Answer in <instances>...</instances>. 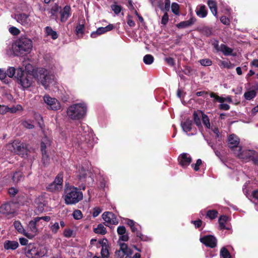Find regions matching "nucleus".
I'll return each instance as SVG.
<instances>
[{"label":"nucleus","instance_id":"46","mask_svg":"<svg viewBox=\"0 0 258 258\" xmlns=\"http://www.w3.org/2000/svg\"><path fill=\"white\" fill-rule=\"evenodd\" d=\"M199 61L202 66L205 67L210 66L212 64V60L209 58L202 59H200Z\"/></svg>","mask_w":258,"mask_h":258},{"label":"nucleus","instance_id":"63","mask_svg":"<svg viewBox=\"0 0 258 258\" xmlns=\"http://www.w3.org/2000/svg\"><path fill=\"white\" fill-rule=\"evenodd\" d=\"M101 212V210L100 208L96 207L93 209L92 216L93 217H97Z\"/></svg>","mask_w":258,"mask_h":258},{"label":"nucleus","instance_id":"17","mask_svg":"<svg viewBox=\"0 0 258 258\" xmlns=\"http://www.w3.org/2000/svg\"><path fill=\"white\" fill-rule=\"evenodd\" d=\"M80 128L83 132L81 136L84 139V140L81 139V141L86 142L90 141V138L93 136L92 131L85 124H81Z\"/></svg>","mask_w":258,"mask_h":258},{"label":"nucleus","instance_id":"43","mask_svg":"<svg viewBox=\"0 0 258 258\" xmlns=\"http://www.w3.org/2000/svg\"><path fill=\"white\" fill-rule=\"evenodd\" d=\"M220 255L222 258H231V257L229 251L224 247L221 249Z\"/></svg>","mask_w":258,"mask_h":258},{"label":"nucleus","instance_id":"2","mask_svg":"<svg viewBox=\"0 0 258 258\" xmlns=\"http://www.w3.org/2000/svg\"><path fill=\"white\" fill-rule=\"evenodd\" d=\"M33 76L47 89L50 85L55 84V77L49 74L48 71L44 68H39L33 71Z\"/></svg>","mask_w":258,"mask_h":258},{"label":"nucleus","instance_id":"34","mask_svg":"<svg viewBox=\"0 0 258 258\" xmlns=\"http://www.w3.org/2000/svg\"><path fill=\"white\" fill-rule=\"evenodd\" d=\"M219 51L222 52L225 55L228 56L231 54L233 49L222 44L220 46Z\"/></svg>","mask_w":258,"mask_h":258},{"label":"nucleus","instance_id":"1","mask_svg":"<svg viewBox=\"0 0 258 258\" xmlns=\"http://www.w3.org/2000/svg\"><path fill=\"white\" fill-rule=\"evenodd\" d=\"M32 47V40L28 37L21 36L14 42L12 49L14 56H22L30 53Z\"/></svg>","mask_w":258,"mask_h":258},{"label":"nucleus","instance_id":"62","mask_svg":"<svg viewBox=\"0 0 258 258\" xmlns=\"http://www.w3.org/2000/svg\"><path fill=\"white\" fill-rule=\"evenodd\" d=\"M115 255L117 258H126V254L123 253L121 250L119 249L115 251Z\"/></svg>","mask_w":258,"mask_h":258},{"label":"nucleus","instance_id":"64","mask_svg":"<svg viewBox=\"0 0 258 258\" xmlns=\"http://www.w3.org/2000/svg\"><path fill=\"white\" fill-rule=\"evenodd\" d=\"M73 234V231L70 229H66L63 232V235L66 237H71Z\"/></svg>","mask_w":258,"mask_h":258},{"label":"nucleus","instance_id":"58","mask_svg":"<svg viewBox=\"0 0 258 258\" xmlns=\"http://www.w3.org/2000/svg\"><path fill=\"white\" fill-rule=\"evenodd\" d=\"M221 64L225 68L231 69L234 67V65L229 61H222Z\"/></svg>","mask_w":258,"mask_h":258},{"label":"nucleus","instance_id":"42","mask_svg":"<svg viewBox=\"0 0 258 258\" xmlns=\"http://www.w3.org/2000/svg\"><path fill=\"white\" fill-rule=\"evenodd\" d=\"M154 60V58L151 54H146L143 57V61L146 64H151Z\"/></svg>","mask_w":258,"mask_h":258},{"label":"nucleus","instance_id":"25","mask_svg":"<svg viewBox=\"0 0 258 258\" xmlns=\"http://www.w3.org/2000/svg\"><path fill=\"white\" fill-rule=\"evenodd\" d=\"M196 15L200 18H204L207 17L208 10L205 5H199L196 9Z\"/></svg>","mask_w":258,"mask_h":258},{"label":"nucleus","instance_id":"24","mask_svg":"<svg viewBox=\"0 0 258 258\" xmlns=\"http://www.w3.org/2000/svg\"><path fill=\"white\" fill-rule=\"evenodd\" d=\"M178 160L182 166L185 167L191 163V158L189 155L186 153H183L179 157Z\"/></svg>","mask_w":258,"mask_h":258},{"label":"nucleus","instance_id":"20","mask_svg":"<svg viewBox=\"0 0 258 258\" xmlns=\"http://www.w3.org/2000/svg\"><path fill=\"white\" fill-rule=\"evenodd\" d=\"M181 126L182 130L186 133V135L188 136L193 135L196 134L197 130L195 128L193 133L191 134H188V132L192 131V121L191 120L187 119L184 122H181Z\"/></svg>","mask_w":258,"mask_h":258},{"label":"nucleus","instance_id":"12","mask_svg":"<svg viewBox=\"0 0 258 258\" xmlns=\"http://www.w3.org/2000/svg\"><path fill=\"white\" fill-rule=\"evenodd\" d=\"M16 205L13 203H7L0 207V213L9 215L15 212Z\"/></svg>","mask_w":258,"mask_h":258},{"label":"nucleus","instance_id":"23","mask_svg":"<svg viewBox=\"0 0 258 258\" xmlns=\"http://www.w3.org/2000/svg\"><path fill=\"white\" fill-rule=\"evenodd\" d=\"M196 21L197 19L195 17H191L188 20L182 21L176 24V27L179 29L188 28L193 25Z\"/></svg>","mask_w":258,"mask_h":258},{"label":"nucleus","instance_id":"54","mask_svg":"<svg viewBox=\"0 0 258 258\" xmlns=\"http://www.w3.org/2000/svg\"><path fill=\"white\" fill-rule=\"evenodd\" d=\"M42 155V161L44 164H46L48 163L49 160V156L47 153V151H45L44 152H41Z\"/></svg>","mask_w":258,"mask_h":258},{"label":"nucleus","instance_id":"5","mask_svg":"<svg viewBox=\"0 0 258 258\" xmlns=\"http://www.w3.org/2000/svg\"><path fill=\"white\" fill-rule=\"evenodd\" d=\"M16 78L18 83L21 85L23 89L28 88L32 85V75L29 73H24L21 68H19L17 70Z\"/></svg>","mask_w":258,"mask_h":258},{"label":"nucleus","instance_id":"33","mask_svg":"<svg viewBox=\"0 0 258 258\" xmlns=\"http://www.w3.org/2000/svg\"><path fill=\"white\" fill-rule=\"evenodd\" d=\"M120 250L123 253L126 254V257H128L131 255L133 251L132 250L128 247V246L126 244L124 243L120 244Z\"/></svg>","mask_w":258,"mask_h":258},{"label":"nucleus","instance_id":"30","mask_svg":"<svg viewBox=\"0 0 258 258\" xmlns=\"http://www.w3.org/2000/svg\"><path fill=\"white\" fill-rule=\"evenodd\" d=\"M51 141L50 139L46 137H44L41 141V152H44L46 151V148L51 145Z\"/></svg>","mask_w":258,"mask_h":258},{"label":"nucleus","instance_id":"36","mask_svg":"<svg viewBox=\"0 0 258 258\" xmlns=\"http://www.w3.org/2000/svg\"><path fill=\"white\" fill-rule=\"evenodd\" d=\"M48 227L53 234L57 233L60 228L59 224L58 222H50Z\"/></svg>","mask_w":258,"mask_h":258},{"label":"nucleus","instance_id":"10","mask_svg":"<svg viewBox=\"0 0 258 258\" xmlns=\"http://www.w3.org/2000/svg\"><path fill=\"white\" fill-rule=\"evenodd\" d=\"M26 254L28 257H33L35 256L42 257L45 254V250H39L34 244H29L26 248Z\"/></svg>","mask_w":258,"mask_h":258},{"label":"nucleus","instance_id":"52","mask_svg":"<svg viewBox=\"0 0 258 258\" xmlns=\"http://www.w3.org/2000/svg\"><path fill=\"white\" fill-rule=\"evenodd\" d=\"M73 216L74 219L76 220H80L83 217L82 212L79 210H76L74 211Z\"/></svg>","mask_w":258,"mask_h":258},{"label":"nucleus","instance_id":"31","mask_svg":"<svg viewBox=\"0 0 258 258\" xmlns=\"http://www.w3.org/2000/svg\"><path fill=\"white\" fill-rule=\"evenodd\" d=\"M228 217L226 216L222 215L219 218L218 222L219 224V229L220 230L227 229L229 230L230 228L226 227L225 224L227 221Z\"/></svg>","mask_w":258,"mask_h":258},{"label":"nucleus","instance_id":"50","mask_svg":"<svg viewBox=\"0 0 258 258\" xmlns=\"http://www.w3.org/2000/svg\"><path fill=\"white\" fill-rule=\"evenodd\" d=\"M6 73V76L7 75L9 78H13L16 73V69L14 67H9Z\"/></svg>","mask_w":258,"mask_h":258},{"label":"nucleus","instance_id":"41","mask_svg":"<svg viewBox=\"0 0 258 258\" xmlns=\"http://www.w3.org/2000/svg\"><path fill=\"white\" fill-rule=\"evenodd\" d=\"M218 212L215 210H208L206 212V217L211 220L215 219L218 216Z\"/></svg>","mask_w":258,"mask_h":258},{"label":"nucleus","instance_id":"9","mask_svg":"<svg viewBox=\"0 0 258 258\" xmlns=\"http://www.w3.org/2000/svg\"><path fill=\"white\" fill-rule=\"evenodd\" d=\"M43 100L49 109L57 110L60 108L61 106L59 102L56 99L52 98L48 95L44 96Z\"/></svg>","mask_w":258,"mask_h":258},{"label":"nucleus","instance_id":"56","mask_svg":"<svg viewBox=\"0 0 258 258\" xmlns=\"http://www.w3.org/2000/svg\"><path fill=\"white\" fill-rule=\"evenodd\" d=\"M9 30V32L14 35H17L20 32V30L18 28L14 26L11 27Z\"/></svg>","mask_w":258,"mask_h":258},{"label":"nucleus","instance_id":"53","mask_svg":"<svg viewBox=\"0 0 258 258\" xmlns=\"http://www.w3.org/2000/svg\"><path fill=\"white\" fill-rule=\"evenodd\" d=\"M111 8L115 14H118L121 10V7L117 5H112Z\"/></svg>","mask_w":258,"mask_h":258},{"label":"nucleus","instance_id":"7","mask_svg":"<svg viewBox=\"0 0 258 258\" xmlns=\"http://www.w3.org/2000/svg\"><path fill=\"white\" fill-rule=\"evenodd\" d=\"M63 174H58L55 177L54 181L49 184L47 187V190L51 192H57L62 187Z\"/></svg>","mask_w":258,"mask_h":258},{"label":"nucleus","instance_id":"18","mask_svg":"<svg viewBox=\"0 0 258 258\" xmlns=\"http://www.w3.org/2000/svg\"><path fill=\"white\" fill-rule=\"evenodd\" d=\"M13 225L19 233L23 234L29 239L33 238V234H31L27 232L20 221H15L13 223Z\"/></svg>","mask_w":258,"mask_h":258},{"label":"nucleus","instance_id":"48","mask_svg":"<svg viewBox=\"0 0 258 258\" xmlns=\"http://www.w3.org/2000/svg\"><path fill=\"white\" fill-rule=\"evenodd\" d=\"M210 97L211 98H213L214 99V101H217L220 103H223V102H225L224 97H220L214 93H211L210 94Z\"/></svg>","mask_w":258,"mask_h":258},{"label":"nucleus","instance_id":"55","mask_svg":"<svg viewBox=\"0 0 258 258\" xmlns=\"http://www.w3.org/2000/svg\"><path fill=\"white\" fill-rule=\"evenodd\" d=\"M202 33L206 35L207 36H209L211 35L212 33L211 29L208 27H204L202 29Z\"/></svg>","mask_w":258,"mask_h":258},{"label":"nucleus","instance_id":"39","mask_svg":"<svg viewBox=\"0 0 258 258\" xmlns=\"http://www.w3.org/2000/svg\"><path fill=\"white\" fill-rule=\"evenodd\" d=\"M95 233L104 235L106 233V228L102 224H98L97 227L94 229Z\"/></svg>","mask_w":258,"mask_h":258},{"label":"nucleus","instance_id":"11","mask_svg":"<svg viewBox=\"0 0 258 258\" xmlns=\"http://www.w3.org/2000/svg\"><path fill=\"white\" fill-rule=\"evenodd\" d=\"M126 223L130 227L132 231L136 232L137 236L139 237L141 240L143 241H148L150 240V238L143 235L138 230L137 226H139V225L135 223L133 220L127 219Z\"/></svg>","mask_w":258,"mask_h":258},{"label":"nucleus","instance_id":"47","mask_svg":"<svg viewBox=\"0 0 258 258\" xmlns=\"http://www.w3.org/2000/svg\"><path fill=\"white\" fill-rule=\"evenodd\" d=\"M163 0H149L153 6H158L161 10H163Z\"/></svg>","mask_w":258,"mask_h":258},{"label":"nucleus","instance_id":"32","mask_svg":"<svg viewBox=\"0 0 258 258\" xmlns=\"http://www.w3.org/2000/svg\"><path fill=\"white\" fill-rule=\"evenodd\" d=\"M45 32L47 36L51 37V38L53 40L57 39L58 37L57 32L53 30L51 27H46L45 28Z\"/></svg>","mask_w":258,"mask_h":258},{"label":"nucleus","instance_id":"22","mask_svg":"<svg viewBox=\"0 0 258 258\" xmlns=\"http://www.w3.org/2000/svg\"><path fill=\"white\" fill-rule=\"evenodd\" d=\"M86 172L87 171L82 168L81 170H79V173L77 174L79 180L82 182V183L79 185V186L80 189H82L83 190L85 189V185L84 182L86 181V178L87 177Z\"/></svg>","mask_w":258,"mask_h":258},{"label":"nucleus","instance_id":"21","mask_svg":"<svg viewBox=\"0 0 258 258\" xmlns=\"http://www.w3.org/2000/svg\"><path fill=\"white\" fill-rule=\"evenodd\" d=\"M71 8L69 6H66L60 11V21L61 22H66L71 16Z\"/></svg>","mask_w":258,"mask_h":258},{"label":"nucleus","instance_id":"40","mask_svg":"<svg viewBox=\"0 0 258 258\" xmlns=\"http://www.w3.org/2000/svg\"><path fill=\"white\" fill-rule=\"evenodd\" d=\"M256 95V93L254 90H250L246 92L244 94V97L246 100H250L254 98Z\"/></svg>","mask_w":258,"mask_h":258},{"label":"nucleus","instance_id":"4","mask_svg":"<svg viewBox=\"0 0 258 258\" xmlns=\"http://www.w3.org/2000/svg\"><path fill=\"white\" fill-rule=\"evenodd\" d=\"M87 105L84 102L75 103L70 106L67 111L68 117L73 120H79L86 115Z\"/></svg>","mask_w":258,"mask_h":258},{"label":"nucleus","instance_id":"14","mask_svg":"<svg viewBox=\"0 0 258 258\" xmlns=\"http://www.w3.org/2000/svg\"><path fill=\"white\" fill-rule=\"evenodd\" d=\"M200 241L206 246L214 248L217 245V239L212 235H207L200 238Z\"/></svg>","mask_w":258,"mask_h":258},{"label":"nucleus","instance_id":"44","mask_svg":"<svg viewBox=\"0 0 258 258\" xmlns=\"http://www.w3.org/2000/svg\"><path fill=\"white\" fill-rule=\"evenodd\" d=\"M84 24H79L76 28V34L79 37H82L84 34Z\"/></svg>","mask_w":258,"mask_h":258},{"label":"nucleus","instance_id":"37","mask_svg":"<svg viewBox=\"0 0 258 258\" xmlns=\"http://www.w3.org/2000/svg\"><path fill=\"white\" fill-rule=\"evenodd\" d=\"M23 179L24 176L21 172L18 171L14 173L13 176V180L14 182L18 183V182L23 180Z\"/></svg>","mask_w":258,"mask_h":258},{"label":"nucleus","instance_id":"29","mask_svg":"<svg viewBox=\"0 0 258 258\" xmlns=\"http://www.w3.org/2000/svg\"><path fill=\"white\" fill-rule=\"evenodd\" d=\"M207 5L213 15L217 18V5L216 2L214 0H208Z\"/></svg>","mask_w":258,"mask_h":258},{"label":"nucleus","instance_id":"51","mask_svg":"<svg viewBox=\"0 0 258 258\" xmlns=\"http://www.w3.org/2000/svg\"><path fill=\"white\" fill-rule=\"evenodd\" d=\"M101 255L104 258H107L109 255V251L106 245H102L101 251Z\"/></svg>","mask_w":258,"mask_h":258},{"label":"nucleus","instance_id":"61","mask_svg":"<svg viewBox=\"0 0 258 258\" xmlns=\"http://www.w3.org/2000/svg\"><path fill=\"white\" fill-rule=\"evenodd\" d=\"M117 232L118 235H122L126 233V229L124 226H120L118 227Z\"/></svg>","mask_w":258,"mask_h":258},{"label":"nucleus","instance_id":"16","mask_svg":"<svg viewBox=\"0 0 258 258\" xmlns=\"http://www.w3.org/2000/svg\"><path fill=\"white\" fill-rule=\"evenodd\" d=\"M113 28V25L111 24H109L105 27H99L96 30V31H94L91 33V37L92 38H96L100 35L112 30Z\"/></svg>","mask_w":258,"mask_h":258},{"label":"nucleus","instance_id":"49","mask_svg":"<svg viewBox=\"0 0 258 258\" xmlns=\"http://www.w3.org/2000/svg\"><path fill=\"white\" fill-rule=\"evenodd\" d=\"M23 108L21 105H17L15 106H13L12 107H9L8 112L11 113H16L18 111L22 110Z\"/></svg>","mask_w":258,"mask_h":258},{"label":"nucleus","instance_id":"28","mask_svg":"<svg viewBox=\"0 0 258 258\" xmlns=\"http://www.w3.org/2000/svg\"><path fill=\"white\" fill-rule=\"evenodd\" d=\"M19 246V243L16 241L6 240L4 243V248L6 250H15Z\"/></svg>","mask_w":258,"mask_h":258},{"label":"nucleus","instance_id":"27","mask_svg":"<svg viewBox=\"0 0 258 258\" xmlns=\"http://www.w3.org/2000/svg\"><path fill=\"white\" fill-rule=\"evenodd\" d=\"M35 204L39 212L44 211V207L46 205L44 199L43 197H39L35 200Z\"/></svg>","mask_w":258,"mask_h":258},{"label":"nucleus","instance_id":"26","mask_svg":"<svg viewBox=\"0 0 258 258\" xmlns=\"http://www.w3.org/2000/svg\"><path fill=\"white\" fill-rule=\"evenodd\" d=\"M38 223L37 221L36 220L35 218H34L33 220H31L29 222L27 226V229L30 232H29V233L33 234V237L38 231V229L37 228V224Z\"/></svg>","mask_w":258,"mask_h":258},{"label":"nucleus","instance_id":"45","mask_svg":"<svg viewBox=\"0 0 258 258\" xmlns=\"http://www.w3.org/2000/svg\"><path fill=\"white\" fill-rule=\"evenodd\" d=\"M171 11L175 15H179V6L176 3H173L171 5Z\"/></svg>","mask_w":258,"mask_h":258},{"label":"nucleus","instance_id":"3","mask_svg":"<svg viewBox=\"0 0 258 258\" xmlns=\"http://www.w3.org/2000/svg\"><path fill=\"white\" fill-rule=\"evenodd\" d=\"M83 198V192L74 186H69L65 188L64 200L67 205H75Z\"/></svg>","mask_w":258,"mask_h":258},{"label":"nucleus","instance_id":"13","mask_svg":"<svg viewBox=\"0 0 258 258\" xmlns=\"http://www.w3.org/2000/svg\"><path fill=\"white\" fill-rule=\"evenodd\" d=\"M102 217L106 226L116 225L118 223L116 216L112 212H105L102 214Z\"/></svg>","mask_w":258,"mask_h":258},{"label":"nucleus","instance_id":"8","mask_svg":"<svg viewBox=\"0 0 258 258\" xmlns=\"http://www.w3.org/2000/svg\"><path fill=\"white\" fill-rule=\"evenodd\" d=\"M234 154L245 161H249L253 155L255 154V151L253 150H242L241 147H239L238 150H234Z\"/></svg>","mask_w":258,"mask_h":258},{"label":"nucleus","instance_id":"35","mask_svg":"<svg viewBox=\"0 0 258 258\" xmlns=\"http://www.w3.org/2000/svg\"><path fill=\"white\" fill-rule=\"evenodd\" d=\"M200 113L201 114L203 124L207 128H210L211 125L208 116L201 111H200Z\"/></svg>","mask_w":258,"mask_h":258},{"label":"nucleus","instance_id":"19","mask_svg":"<svg viewBox=\"0 0 258 258\" xmlns=\"http://www.w3.org/2000/svg\"><path fill=\"white\" fill-rule=\"evenodd\" d=\"M15 19L19 23L24 26H28L31 24V21L29 16L25 14H19L15 15Z\"/></svg>","mask_w":258,"mask_h":258},{"label":"nucleus","instance_id":"38","mask_svg":"<svg viewBox=\"0 0 258 258\" xmlns=\"http://www.w3.org/2000/svg\"><path fill=\"white\" fill-rule=\"evenodd\" d=\"M201 114L200 113V112H199V113L196 111H195L194 112V114H193L194 120L195 124L198 127L201 126Z\"/></svg>","mask_w":258,"mask_h":258},{"label":"nucleus","instance_id":"6","mask_svg":"<svg viewBox=\"0 0 258 258\" xmlns=\"http://www.w3.org/2000/svg\"><path fill=\"white\" fill-rule=\"evenodd\" d=\"M7 149L12 152L17 154H23L27 150V145L19 140H15L6 146Z\"/></svg>","mask_w":258,"mask_h":258},{"label":"nucleus","instance_id":"57","mask_svg":"<svg viewBox=\"0 0 258 258\" xmlns=\"http://www.w3.org/2000/svg\"><path fill=\"white\" fill-rule=\"evenodd\" d=\"M221 22L225 25H229L230 24V20L228 18L225 16H222L220 19Z\"/></svg>","mask_w":258,"mask_h":258},{"label":"nucleus","instance_id":"15","mask_svg":"<svg viewBox=\"0 0 258 258\" xmlns=\"http://www.w3.org/2000/svg\"><path fill=\"white\" fill-rule=\"evenodd\" d=\"M240 142L239 138L234 134L230 135L228 138V144L229 147L233 150L234 153V150H238L239 147L238 145Z\"/></svg>","mask_w":258,"mask_h":258},{"label":"nucleus","instance_id":"59","mask_svg":"<svg viewBox=\"0 0 258 258\" xmlns=\"http://www.w3.org/2000/svg\"><path fill=\"white\" fill-rule=\"evenodd\" d=\"M169 17L167 12H166L162 16L161 20V24L165 25L168 22Z\"/></svg>","mask_w":258,"mask_h":258},{"label":"nucleus","instance_id":"60","mask_svg":"<svg viewBox=\"0 0 258 258\" xmlns=\"http://www.w3.org/2000/svg\"><path fill=\"white\" fill-rule=\"evenodd\" d=\"M202 161L200 159L197 160V162L195 164H192L191 166L194 168L195 171H198L199 170V166L202 164Z\"/></svg>","mask_w":258,"mask_h":258}]
</instances>
